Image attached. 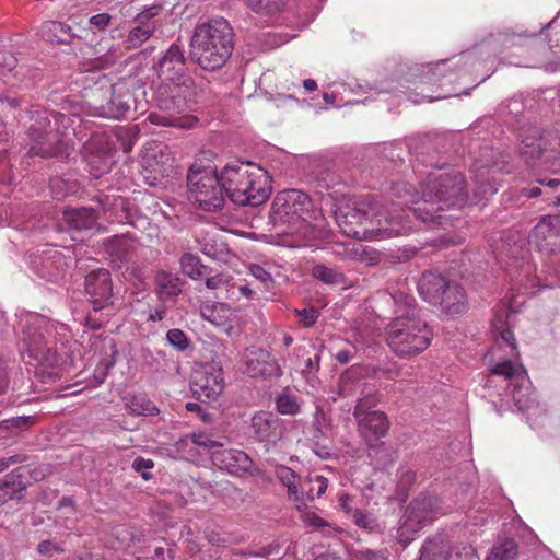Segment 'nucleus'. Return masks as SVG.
I'll use <instances>...</instances> for the list:
<instances>
[{
    "label": "nucleus",
    "instance_id": "obj_1",
    "mask_svg": "<svg viewBox=\"0 0 560 560\" xmlns=\"http://www.w3.org/2000/svg\"><path fill=\"white\" fill-rule=\"evenodd\" d=\"M494 346L490 350L489 370L491 374L502 376L508 382L510 395L520 411L530 422L545 416V408L536 400L535 392L525 369L518 362L517 346L509 325V311L495 310L491 320Z\"/></svg>",
    "mask_w": 560,
    "mask_h": 560
},
{
    "label": "nucleus",
    "instance_id": "obj_2",
    "mask_svg": "<svg viewBox=\"0 0 560 560\" xmlns=\"http://www.w3.org/2000/svg\"><path fill=\"white\" fill-rule=\"evenodd\" d=\"M335 219L341 233L357 240L382 241L409 231L400 209L387 210L366 201L340 206Z\"/></svg>",
    "mask_w": 560,
    "mask_h": 560
},
{
    "label": "nucleus",
    "instance_id": "obj_3",
    "mask_svg": "<svg viewBox=\"0 0 560 560\" xmlns=\"http://www.w3.org/2000/svg\"><path fill=\"white\" fill-rule=\"evenodd\" d=\"M390 298L395 302L396 317L387 326V345L400 358L418 355L429 347L432 330L418 316L413 298L402 293Z\"/></svg>",
    "mask_w": 560,
    "mask_h": 560
},
{
    "label": "nucleus",
    "instance_id": "obj_4",
    "mask_svg": "<svg viewBox=\"0 0 560 560\" xmlns=\"http://www.w3.org/2000/svg\"><path fill=\"white\" fill-rule=\"evenodd\" d=\"M463 185V176L454 170L443 174H431L429 179L421 184V196L413 201V214L423 222L446 225L448 219L436 213L451 207H460L466 202Z\"/></svg>",
    "mask_w": 560,
    "mask_h": 560
},
{
    "label": "nucleus",
    "instance_id": "obj_5",
    "mask_svg": "<svg viewBox=\"0 0 560 560\" xmlns=\"http://www.w3.org/2000/svg\"><path fill=\"white\" fill-rule=\"evenodd\" d=\"M224 196L238 206H258L271 194L266 170L244 161H231L220 172Z\"/></svg>",
    "mask_w": 560,
    "mask_h": 560
},
{
    "label": "nucleus",
    "instance_id": "obj_6",
    "mask_svg": "<svg viewBox=\"0 0 560 560\" xmlns=\"http://www.w3.org/2000/svg\"><path fill=\"white\" fill-rule=\"evenodd\" d=\"M233 31L223 19H212L196 26L190 43L191 57L205 70L222 67L232 55Z\"/></svg>",
    "mask_w": 560,
    "mask_h": 560
},
{
    "label": "nucleus",
    "instance_id": "obj_7",
    "mask_svg": "<svg viewBox=\"0 0 560 560\" xmlns=\"http://www.w3.org/2000/svg\"><path fill=\"white\" fill-rule=\"evenodd\" d=\"M308 205V197L301 190H282L273 199L270 218L275 225H287L282 233L296 235L299 241L306 242L315 236L314 228L304 218Z\"/></svg>",
    "mask_w": 560,
    "mask_h": 560
},
{
    "label": "nucleus",
    "instance_id": "obj_8",
    "mask_svg": "<svg viewBox=\"0 0 560 560\" xmlns=\"http://www.w3.org/2000/svg\"><path fill=\"white\" fill-rule=\"evenodd\" d=\"M189 198L202 210L215 211L224 203V191L220 174L211 165L195 163L187 177Z\"/></svg>",
    "mask_w": 560,
    "mask_h": 560
},
{
    "label": "nucleus",
    "instance_id": "obj_9",
    "mask_svg": "<svg viewBox=\"0 0 560 560\" xmlns=\"http://www.w3.org/2000/svg\"><path fill=\"white\" fill-rule=\"evenodd\" d=\"M194 395L201 400L214 401L224 388L222 368L214 363H201L195 366L190 380Z\"/></svg>",
    "mask_w": 560,
    "mask_h": 560
},
{
    "label": "nucleus",
    "instance_id": "obj_10",
    "mask_svg": "<svg viewBox=\"0 0 560 560\" xmlns=\"http://www.w3.org/2000/svg\"><path fill=\"white\" fill-rule=\"evenodd\" d=\"M374 406L375 398L368 396L358 400L353 412L358 422L359 432L368 443H372L385 436L389 428L385 413L370 410Z\"/></svg>",
    "mask_w": 560,
    "mask_h": 560
},
{
    "label": "nucleus",
    "instance_id": "obj_11",
    "mask_svg": "<svg viewBox=\"0 0 560 560\" xmlns=\"http://www.w3.org/2000/svg\"><path fill=\"white\" fill-rule=\"evenodd\" d=\"M140 163L145 183L155 186L160 184L161 179L168 176L173 158L165 144L153 142L144 147Z\"/></svg>",
    "mask_w": 560,
    "mask_h": 560
},
{
    "label": "nucleus",
    "instance_id": "obj_12",
    "mask_svg": "<svg viewBox=\"0 0 560 560\" xmlns=\"http://www.w3.org/2000/svg\"><path fill=\"white\" fill-rule=\"evenodd\" d=\"M438 499L432 497H421L415 500L407 509L404 521L399 526V539L408 542L411 538L409 533L418 532L427 522L432 521L438 515Z\"/></svg>",
    "mask_w": 560,
    "mask_h": 560
},
{
    "label": "nucleus",
    "instance_id": "obj_13",
    "mask_svg": "<svg viewBox=\"0 0 560 560\" xmlns=\"http://www.w3.org/2000/svg\"><path fill=\"white\" fill-rule=\"evenodd\" d=\"M129 98L128 94H117L113 86H108L102 92H94L90 104L96 116L119 119L130 108Z\"/></svg>",
    "mask_w": 560,
    "mask_h": 560
},
{
    "label": "nucleus",
    "instance_id": "obj_14",
    "mask_svg": "<svg viewBox=\"0 0 560 560\" xmlns=\"http://www.w3.org/2000/svg\"><path fill=\"white\" fill-rule=\"evenodd\" d=\"M441 67H445V61L442 60L435 65L422 66L420 72L415 74L413 84L416 85V92H409L407 94L408 100L412 103H421L423 101L432 102L434 100H441L448 96V94L433 95L429 92H433V86L441 81V74H438V70Z\"/></svg>",
    "mask_w": 560,
    "mask_h": 560
},
{
    "label": "nucleus",
    "instance_id": "obj_15",
    "mask_svg": "<svg viewBox=\"0 0 560 560\" xmlns=\"http://www.w3.org/2000/svg\"><path fill=\"white\" fill-rule=\"evenodd\" d=\"M529 243L540 252L560 250V214L542 218L532 230Z\"/></svg>",
    "mask_w": 560,
    "mask_h": 560
},
{
    "label": "nucleus",
    "instance_id": "obj_16",
    "mask_svg": "<svg viewBox=\"0 0 560 560\" xmlns=\"http://www.w3.org/2000/svg\"><path fill=\"white\" fill-rule=\"evenodd\" d=\"M243 372L252 377L279 376L280 366L271 359L269 352L259 348H248L243 354Z\"/></svg>",
    "mask_w": 560,
    "mask_h": 560
},
{
    "label": "nucleus",
    "instance_id": "obj_17",
    "mask_svg": "<svg viewBox=\"0 0 560 560\" xmlns=\"http://www.w3.org/2000/svg\"><path fill=\"white\" fill-rule=\"evenodd\" d=\"M212 463L219 469L235 476H243L253 467V462L245 452L222 446L212 451Z\"/></svg>",
    "mask_w": 560,
    "mask_h": 560
},
{
    "label": "nucleus",
    "instance_id": "obj_18",
    "mask_svg": "<svg viewBox=\"0 0 560 560\" xmlns=\"http://www.w3.org/2000/svg\"><path fill=\"white\" fill-rule=\"evenodd\" d=\"M85 289L96 310L108 305L113 292L109 272L105 269L90 272L85 278Z\"/></svg>",
    "mask_w": 560,
    "mask_h": 560
},
{
    "label": "nucleus",
    "instance_id": "obj_19",
    "mask_svg": "<svg viewBox=\"0 0 560 560\" xmlns=\"http://www.w3.org/2000/svg\"><path fill=\"white\" fill-rule=\"evenodd\" d=\"M184 71V56L177 45H172L159 62V77L163 81L171 82L174 88L172 89V97L174 98L176 89L179 88L180 78Z\"/></svg>",
    "mask_w": 560,
    "mask_h": 560
},
{
    "label": "nucleus",
    "instance_id": "obj_20",
    "mask_svg": "<svg viewBox=\"0 0 560 560\" xmlns=\"http://www.w3.org/2000/svg\"><path fill=\"white\" fill-rule=\"evenodd\" d=\"M200 313L203 319L226 331L232 330L240 322L237 311L225 303L203 304Z\"/></svg>",
    "mask_w": 560,
    "mask_h": 560
},
{
    "label": "nucleus",
    "instance_id": "obj_21",
    "mask_svg": "<svg viewBox=\"0 0 560 560\" xmlns=\"http://www.w3.org/2000/svg\"><path fill=\"white\" fill-rule=\"evenodd\" d=\"M467 298L464 289L456 282H450L444 290L438 306L447 316H457L466 312Z\"/></svg>",
    "mask_w": 560,
    "mask_h": 560
},
{
    "label": "nucleus",
    "instance_id": "obj_22",
    "mask_svg": "<svg viewBox=\"0 0 560 560\" xmlns=\"http://www.w3.org/2000/svg\"><path fill=\"white\" fill-rule=\"evenodd\" d=\"M450 282L441 275L434 272L423 273L418 281V291L424 301L438 306Z\"/></svg>",
    "mask_w": 560,
    "mask_h": 560
},
{
    "label": "nucleus",
    "instance_id": "obj_23",
    "mask_svg": "<svg viewBox=\"0 0 560 560\" xmlns=\"http://www.w3.org/2000/svg\"><path fill=\"white\" fill-rule=\"evenodd\" d=\"M521 155L528 165H536L539 162L540 166H547L550 154L545 148V140L541 137H527L522 140L520 147Z\"/></svg>",
    "mask_w": 560,
    "mask_h": 560
},
{
    "label": "nucleus",
    "instance_id": "obj_24",
    "mask_svg": "<svg viewBox=\"0 0 560 560\" xmlns=\"http://www.w3.org/2000/svg\"><path fill=\"white\" fill-rule=\"evenodd\" d=\"M252 428L261 442L273 444L279 438L278 420L270 412L260 411L254 415Z\"/></svg>",
    "mask_w": 560,
    "mask_h": 560
},
{
    "label": "nucleus",
    "instance_id": "obj_25",
    "mask_svg": "<svg viewBox=\"0 0 560 560\" xmlns=\"http://www.w3.org/2000/svg\"><path fill=\"white\" fill-rule=\"evenodd\" d=\"M65 218L72 230L88 231L96 225V215L92 209H73L65 212Z\"/></svg>",
    "mask_w": 560,
    "mask_h": 560
},
{
    "label": "nucleus",
    "instance_id": "obj_26",
    "mask_svg": "<svg viewBox=\"0 0 560 560\" xmlns=\"http://www.w3.org/2000/svg\"><path fill=\"white\" fill-rule=\"evenodd\" d=\"M43 36L50 42L68 43L71 39L70 27L57 21H48L42 26Z\"/></svg>",
    "mask_w": 560,
    "mask_h": 560
},
{
    "label": "nucleus",
    "instance_id": "obj_27",
    "mask_svg": "<svg viewBox=\"0 0 560 560\" xmlns=\"http://www.w3.org/2000/svg\"><path fill=\"white\" fill-rule=\"evenodd\" d=\"M126 407L136 416H154L159 412L156 406L143 395H133L126 398Z\"/></svg>",
    "mask_w": 560,
    "mask_h": 560
},
{
    "label": "nucleus",
    "instance_id": "obj_28",
    "mask_svg": "<svg viewBox=\"0 0 560 560\" xmlns=\"http://www.w3.org/2000/svg\"><path fill=\"white\" fill-rule=\"evenodd\" d=\"M328 481L320 475L310 476L306 481L302 485L300 492V501L306 497L307 500L313 501L315 498L320 497L327 489Z\"/></svg>",
    "mask_w": 560,
    "mask_h": 560
},
{
    "label": "nucleus",
    "instance_id": "obj_29",
    "mask_svg": "<svg viewBox=\"0 0 560 560\" xmlns=\"http://www.w3.org/2000/svg\"><path fill=\"white\" fill-rule=\"evenodd\" d=\"M276 476L288 488L289 498L300 501L299 477L296 474L287 466H277Z\"/></svg>",
    "mask_w": 560,
    "mask_h": 560
},
{
    "label": "nucleus",
    "instance_id": "obj_30",
    "mask_svg": "<svg viewBox=\"0 0 560 560\" xmlns=\"http://www.w3.org/2000/svg\"><path fill=\"white\" fill-rule=\"evenodd\" d=\"M149 119L154 125L175 126L184 129L192 128L197 120L194 117H176L173 114L152 113Z\"/></svg>",
    "mask_w": 560,
    "mask_h": 560
},
{
    "label": "nucleus",
    "instance_id": "obj_31",
    "mask_svg": "<svg viewBox=\"0 0 560 560\" xmlns=\"http://www.w3.org/2000/svg\"><path fill=\"white\" fill-rule=\"evenodd\" d=\"M276 407L281 415L295 416L301 410V401L296 395L285 389L278 395Z\"/></svg>",
    "mask_w": 560,
    "mask_h": 560
},
{
    "label": "nucleus",
    "instance_id": "obj_32",
    "mask_svg": "<svg viewBox=\"0 0 560 560\" xmlns=\"http://www.w3.org/2000/svg\"><path fill=\"white\" fill-rule=\"evenodd\" d=\"M23 342L25 343L26 350L31 357L38 361L44 359V350L46 346L44 345V336L42 332L32 334L31 329H27L24 332Z\"/></svg>",
    "mask_w": 560,
    "mask_h": 560
},
{
    "label": "nucleus",
    "instance_id": "obj_33",
    "mask_svg": "<svg viewBox=\"0 0 560 560\" xmlns=\"http://www.w3.org/2000/svg\"><path fill=\"white\" fill-rule=\"evenodd\" d=\"M312 275L319 281L330 285L345 284L346 282L341 272L325 265H316L312 270Z\"/></svg>",
    "mask_w": 560,
    "mask_h": 560
},
{
    "label": "nucleus",
    "instance_id": "obj_34",
    "mask_svg": "<svg viewBox=\"0 0 560 560\" xmlns=\"http://www.w3.org/2000/svg\"><path fill=\"white\" fill-rule=\"evenodd\" d=\"M180 268L191 279H199L203 276L205 267L200 264L199 258L192 254L182 256Z\"/></svg>",
    "mask_w": 560,
    "mask_h": 560
},
{
    "label": "nucleus",
    "instance_id": "obj_35",
    "mask_svg": "<svg viewBox=\"0 0 560 560\" xmlns=\"http://www.w3.org/2000/svg\"><path fill=\"white\" fill-rule=\"evenodd\" d=\"M516 553V544L513 540H506L493 547L491 553L486 560H514Z\"/></svg>",
    "mask_w": 560,
    "mask_h": 560
},
{
    "label": "nucleus",
    "instance_id": "obj_36",
    "mask_svg": "<svg viewBox=\"0 0 560 560\" xmlns=\"http://www.w3.org/2000/svg\"><path fill=\"white\" fill-rule=\"evenodd\" d=\"M154 32V27L147 25H139L133 27L128 35L127 43L129 47L137 48L148 40Z\"/></svg>",
    "mask_w": 560,
    "mask_h": 560
},
{
    "label": "nucleus",
    "instance_id": "obj_37",
    "mask_svg": "<svg viewBox=\"0 0 560 560\" xmlns=\"http://www.w3.org/2000/svg\"><path fill=\"white\" fill-rule=\"evenodd\" d=\"M360 373L361 372L359 368H352L340 376L339 387L340 392L345 396L349 395L351 392L357 390V386H359L358 378Z\"/></svg>",
    "mask_w": 560,
    "mask_h": 560
},
{
    "label": "nucleus",
    "instance_id": "obj_38",
    "mask_svg": "<svg viewBox=\"0 0 560 560\" xmlns=\"http://www.w3.org/2000/svg\"><path fill=\"white\" fill-rule=\"evenodd\" d=\"M167 341L178 350H185L189 346L187 336L180 329H171L166 334Z\"/></svg>",
    "mask_w": 560,
    "mask_h": 560
},
{
    "label": "nucleus",
    "instance_id": "obj_39",
    "mask_svg": "<svg viewBox=\"0 0 560 560\" xmlns=\"http://www.w3.org/2000/svg\"><path fill=\"white\" fill-rule=\"evenodd\" d=\"M159 287L165 291L168 295H176L180 289L178 285V279L171 278L167 275L161 273L158 277Z\"/></svg>",
    "mask_w": 560,
    "mask_h": 560
},
{
    "label": "nucleus",
    "instance_id": "obj_40",
    "mask_svg": "<svg viewBox=\"0 0 560 560\" xmlns=\"http://www.w3.org/2000/svg\"><path fill=\"white\" fill-rule=\"evenodd\" d=\"M247 5L256 12H273L279 10V4L276 0H245Z\"/></svg>",
    "mask_w": 560,
    "mask_h": 560
},
{
    "label": "nucleus",
    "instance_id": "obj_41",
    "mask_svg": "<svg viewBox=\"0 0 560 560\" xmlns=\"http://www.w3.org/2000/svg\"><path fill=\"white\" fill-rule=\"evenodd\" d=\"M192 441L195 444L207 448L211 457H212V451L220 450V447L222 446L221 443L212 440L208 434H206L203 432L194 434Z\"/></svg>",
    "mask_w": 560,
    "mask_h": 560
},
{
    "label": "nucleus",
    "instance_id": "obj_42",
    "mask_svg": "<svg viewBox=\"0 0 560 560\" xmlns=\"http://www.w3.org/2000/svg\"><path fill=\"white\" fill-rule=\"evenodd\" d=\"M353 521L359 527L364 529L373 530L377 526L376 521L372 515L363 513L360 510H354Z\"/></svg>",
    "mask_w": 560,
    "mask_h": 560
},
{
    "label": "nucleus",
    "instance_id": "obj_43",
    "mask_svg": "<svg viewBox=\"0 0 560 560\" xmlns=\"http://www.w3.org/2000/svg\"><path fill=\"white\" fill-rule=\"evenodd\" d=\"M248 269H249V273L254 278L259 280L266 288H269V285L272 283L271 273L268 270H266L264 267L256 265V264H252Z\"/></svg>",
    "mask_w": 560,
    "mask_h": 560
},
{
    "label": "nucleus",
    "instance_id": "obj_44",
    "mask_svg": "<svg viewBox=\"0 0 560 560\" xmlns=\"http://www.w3.org/2000/svg\"><path fill=\"white\" fill-rule=\"evenodd\" d=\"M295 312L304 327H312L318 318V312L314 307L296 310Z\"/></svg>",
    "mask_w": 560,
    "mask_h": 560
},
{
    "label": "nucleus",
    "instance_id": "obj_45",
    "mask_svg": "<svg viewBox=\"0 0 560 560\" xmlns=\"http://www.w3.org/2000/svg\"><path fill=\"white\" fill-rule=\"evenodd\" d=\"M32 418L31 417H18V418H11L2 421L0 423V431L1 430H18L23 427H26L28 423H31Z\"/></svg>",
    "mask_w": 560,
    "mask_h": 560
},
{
    "label": "nucleus",
    "instance_id": "obj_46",
    "mask_svg": "<svg viewBox=\"0 0 560 560\" xmlns=\"http://www.w3.org/2000/svg\"><path fill=\"white\" fill-rule=\"evenodd\" d=\"M63 550L65 549H63V547L60 544H58L56 541H51V540L42 541L37 546V551L40 555L47 556V557H51L55 553L62 552Z\"/></svg>",
    "mask_w": 560,
    "mask_h": 560
},
{
    "label": "nucleus",
    "instance_id": "obj_47",
    "mask_svg": "<svg viewBox=\"0 0 560 560\" xmlns=\"http://www.w3.org/2000/svg\"><path fill=\"white\" fill-rule=\"evenodd\" d=\"M110 21V15L107 13H98L90 18V24L98 30L105 28Z\"/></svg>",
    "mask_w": 560,
    "mask_h": 560
},
{
    "label": "nucleus",
    "instance_id": "obj_48",
    "mask_svg": "<svg viewBox=\"0 0 560 560\" xmlns=\"http://www.w3.org/2000/svg\"><path fill=\"white\" fill-rule=\"evenodd\" d=\"M352 250L360 260H362V261L366 260L368 264H373L374 260L376 259V258H365L364 257V255L370 254V248L368 246H363L362 244H353Z\"/></svg>",
    "mask_w": 560,
    "mask_h": 560
},
{
    "label": "nucleus",
    "instance_id": "obj_49",
    "mask_svg": "<svg viewBox=\"0 0 560 560\" xmlns=\"http://www.w3.org/2000/svg\"><path fill=\"white\" fill-rule=\"evenodd\" d=\"M302 517H303V521L305 523L310 524L311 526L322 527L325 525V522L313 512H305L302 515Z\"/></svg>",
    "mask_w": 560,
    "mask_h": 560
},
{
    "label": "nucleus",
    "instance_id": "obj_50",
    "mask_svg": "<svg viewBox=\"0 0 560 560\" xmlns=\"http://www.w3.org/2000/svg\"><path fill=\"white\" fill-rule=\"evenodd\" d=\"M352 498L348 494H340L338 498V505L342 511H345L347 514H350L353 511L352 508Z\"/></svg>",
    "mask_w": 560,
    "mask_h": 560
},
{
    "label": "nucleus",
    "instance_id": "obj_51",
    "mask_svg": "<svg viewBox=\"0 0 560 560\" xmlns=\"http://www.w3.org/2000/svg\"><path fill=\"white\" fill-rule=\"evenodd\" d=\"M132 466L137 471H140L142 469H151L153 467V462L151 459L138 457L133 460Z\"/></svg>",
    "mask_w": 560,
    "mask_h": 560
},
{
    "label": "nucleus",
    "instance_id": "obj_52",
    "mask_svg": "<svg viewBox=\"0 0 560 560\" xmlns=\"http://www.w3.org/2000/svg\"><path fill=\"white\" fill-rule=\"evenodd\" d=\"M225 283V280L222 276L217 275L213 277H210L206 280V285L209 289H219L221 285Z\"/></svg>",
    "mask_w": 560,
    "mask_h": 560
},
{
    "label": "nucleus",
    "instance_id": "obj_53",
    "mask_svg": "<svg viewBox=\"0 0 560 560\" xmlns=\"http://www.w3.org/2000/svg\"><path fill=\"white\" fill-rule=\"evenodd\" d=\"M319 365V359L316 357L314 360L312 358H308L306 360V370L303 371V374L305 375L306 380L310 381L308 373L312 371H317Z\"/></svg>",
    "mask_w": 560,
    "mask_h": 560
},
{
    "label": "nucleus",
    "instance_id": "obj_54",
    "mask_svg": "<svg viewBox=\"0 0 560 560\" xmlns=\"http://www.w3.org/2000/svg\"><path fill=\"white\" fill-rule=\"evenodd\" d=\"M464 241L465 237L463 235L448 236L445 234L442 236V243L445 246L460 244Z\"/></svg>",
    "mask_w": 560,
    "mask_h": 560
},
{
    "label": "nucleus",
    "instance_id": "obj_55",
    "mask_svg": "<svg viewBox=\"0 0 560 560\" xmlns=\"http://www.w3.org/2000/svg\"><path fill=\"white\" fill-rule=\"evenodd\" d=\"M359 560H383V557L372 550L362 551Z\"/></svg>",
    "mask_w": 560,
    "mask_h": 560
},
{
    "label": "nucleus",
    "instance_id": "obj_56",
    "mask_svg": "<svg viewBox=\"0 0 560 560\" xmlns=\"http://www.w3.org/2000/svg\"><path fill=\"white\" fill-rule=\"evenodd\" d=\"M16 456L0 459V472L7 469L11 464L16 463Z\"/></svg>",
    "mask_w": 560,
    "mask_h": 560
},
{
    "label": "nucleus",
    "instance_id": "obj_57",
    "mask_svg": "<svg viewBox=\"0 0 560 560\" xmlns=\"http://www.w3.org/2000/svg\"><path fill=\"white\" fill-rule=\"evenodd\" d=\"M335 358H336V360H337L338 362H340V363H343V364H345V363H348V362H349V360H350V353H349L348 351L342 350V351L337 352V354H336V357H335Z\"/></svg>",
    "mask_w": 560,
    "mask_h": 560
},
{
    "label": "nucleus",
    "instance_id": "obj_58",
    "mask_svg": "<svg viewBox=\"0 0 560 560\" xmlns=\"http://www.w3.org/2000/svg\"><path fill=\"white\" fill-rule=\"evenodd\" d=\"M539 184L540 185H546V186H548L551 189H556V188L559 187L560 180L557 179V178H552V179H548V180L540 179Z\"/></svg>",
    "mask_w": 560,
    "mask_h": 560
},
{
    "label": "nucleus",
    "instance_id": "obj_59",
    "mask_svg": "<svg viewBox=\"0 0 560 560\" xmlns=\"http://www.w3.org/2000/svg\"><path fill=\"white\" fill-rule=\"evenodd\" d=\"M303 86L305 88V90L313 92L317 89V83L313 79H306L303 81Z\"/></svg>",
    "mask_w": 560,
    "mask_h": 560
},
{
    "label": "nucleus",
    "instance_id": "obj_60",
    "mask_svg": "<svg viewBox=\"0 0 560 560\" xmlns=\"http://www.w3.org/2000/svg\"><path fill=\"white\" fill-rule=\"evenodd\" d=\"M102 164L103 166L100 167V172H105L109 167V150H107L104 155L102 156Z\"/></svg>",
    "mask_w": 560,
    "mask_h": 560
},
{
    "label": "nucleus",
    "instance_id": "obj_61",
    "mask_svg": "<svg viewBox=\"0 0 560 560\" xmlns=\"http://www.w3.org/2000/svg\"><path fill=\"white\" fill-rule=\"evenodd\" d=\"M323 98L325 103L329 105L340 106L339 104H336V95L335 93H324Z\"/></svg>",
    "mask_w": 560,
    "mask_h": 560
},
{
    "label": "nucleus",
    "instance_id": "obj_62",
    "mask_svg": "<svg viewBox=\"0 0 560 560\" xmlns=\"http://www.w3.org/2000/svg\"><path fill=\"white\" fill-rule=\"evenodd\" d=\"M238 291L242 295L246 298H249L253 294V290L246 284L241 285Z\"/></svg>",
    "mask_w": 560,
    "mask_h": 560
},
{
    "label": "nucleus",
    "instance_id": "obj_63",
    "mask_svg": "<svg viewBox=\"0 0 560 560\" xmlns=\"http://www.w3.org/2000/svg\"><path fill=\"white\" fill-rule=\"evenodd\" d=\"M187 410L197 412L200 410V406L197 402H187L186 405Z\"/></svg>",
    "mask_w": 560,
    "mask_h": 560
},
{
    "label": "nucleus",
    "instance_id": "obj_64",
    "mask_svg": "<svg viewBox=\"0 0 560 560\" xmlns=\"http://www.w3.org/2000/svg\"><path fill=\"white\" fill-rule=\"evenodd\" d=\"M498 188L497 187H493L491 185H487V186H482V192L486 195V194H494L497 192Z\"/></svg>",
    "mask_w": 560,
    "mask_h": 560
}]
</instances>
